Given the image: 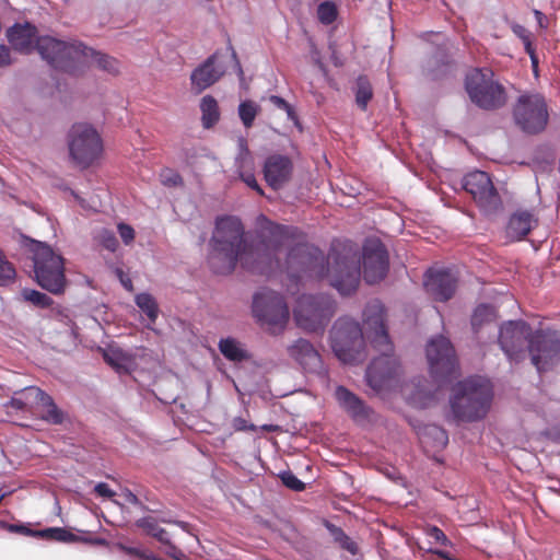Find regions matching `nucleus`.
<instances>
[{"mask_svg": "<svg viewBox=\"0 0 560 560\" xmlns=\"http://www.w3.org/2000/svg\"><path fill=\"white\" fill-rule=\"evenodd\" d=\"M300 231L270 221L265 215L257 218L255 247L247 246L244 226L235 217L219 218L210 240L208 265L217 275H230L240 261L245 269L271 275L285 270L290 279L304 277L328 279L331 287L342 295L354 292L360 282V257L357 246L350 242H332L327 257L316 246L296 243L287 255L284 266L277 257L282 246L298 240Z\"/></svg>", "mask_w": 560, "mask_h": 560, "instance_id": "obj_1", "label": "nucleus"}, {"mask_svg": "<svg viewBox=\"0 0 560 560\" xmlns=\"http://www.w3.org/2000/svg\"><path fill=\"white\" fill-rule=\"evenodd\" d=\"M363 322L368 338L382 352L366 370V381L371 388L381 393L390 388L399 374V363L392 354L393 345L385 325V307L377 301H371L363 311Z\"/></svg>", "mask_w": 560, "mask_h": 560, "instance_id": "obj_2", "label": "nucleus"}, {"mask_svg": "<svg viewBox=\"0 0 560 560\" xmlns=\"http://www.w3.org/2000/svg\"><path fill=\"white\" fill-rule=\"evenodd\" d=\"M37 48L52 68L72 75L82 74L92 63L110 74L119 72V63L114 57L95 51L78 40L63 42L46 36L38 39Z\"/></svg>", "mask_w": 560, "mask_h": 560, "instance_id": "obj_3", "label": "nucleus"}, {"mask_svg": "<svg viewBox=\"0 0 560 560\" xmlns=\"http://www.w3.org/2000/svg\"><path fill=\"white\" fill-rule=\"evenodd\" d=\"M464 89L472 104L485 110H497L508 102L503 84L489 68H471L464 79Z\"/></svg>", "mask_w": 560, "mask_h": 560, "instance_id": "obj_4", "label": "nucleus"}, {"mask_svg": "<svg viewBox=\"0 0 560 560\" xmlns=\"http://www.w3.org/2000/svg\"><path fill=\"white\" fill-rule=\"evenodd\" d=\"M30 252L38 285L52 294L63 293L67 285L63 257L50 245L34 240L30 244Z\"/></svg>", "mask_w": 560, "mask_h": 560, "instance_id": "obj_5", "label": "nucleus"}, {"mask_svg": "<svg viewBox=\"0 0 560 560\" xmlns=\"http://www.w3.org/2000/svg\"><path fill=\"white\" fill-rule=\"evenodd\" d=\"M491 399L492 387L488 380L471 377L457 382V419L474 421L483 418Z\"/></svg>", "mask_w": 560, "mask_h": 560, "instance_id": "obj_6", "label": "nucleus"}, {"mask_svg": "<svg viewBox=\"0 0 560 560\" xmlns=\"http://www.w3.org/2000/svg\"><path fill=\"white\" fill-rule=\"evenodd\" d=\"M330 343L335 355L343 363H354L363 359L362 328L349 317L336 320L330 331Z\"/></svg>", "mask_w": 560, "mask_h": 560, "instance_id": "obj_7", "label": "nucleus"}, {"mask_svg": "<svg viewBox=\"0 0 560 560\" xmlns=\"http://www.w3.org/2000/svg\"><path fill=\"white\" fill-rule=\"evenodd\" d=\"M335 311V301L328 295H302L298 300L293 316L302 329L318 331L327 326Z\"/></svg>", "mask_w": 560, "mask_h": 560, "instance_id": "obj_8", "label": "nucleus"}, {"mask_svg": "<svg viewBox=\"0 0 560 560\" xmlns=\"http://www.w3.org/2000/svg\"><path fill=\"white\" fill-rule=\"evenodd\" d=\"M68 147L72 161L80 167L86 168L101 156L103 140L92 125L77 122L68 132Z\"/></svg>", "mask_w": 560, "mask_h": 560, "instance_id": "obj_9", "label": "nucleus"}, {"mask_svg": "<svg viewBox=\"0 0 560 560\" xmlns=\"http://www.w3.org/2000/svg\"><path fill=\"white\" fill-rule=\"evenodd\" d=\"M253 313L258 322L272 335L282 332L290 315L283 296L271 290H264L255 294Z\"/></svg>", "mask_w": 560, "mask_h": 560, "instance_id": "obj_10", "label": "nucleus"}, {"mask_svg": "<svg viewBox=\"0 0 560 560\" xmlns=\"http://www.w3.org/2000/svg\"><path fill=\"white\" fill-rule=\"evenodd\" d=\"M527 350L538 372L550 370L560 361V331L551 329L533 331Z\"/></svg>", "mask_w": 560, "mask_h": 560, "instance_id": "obj_11", "label": "nucleus"}, {"mask_svg": "<svg viewBox=\"0 0 560 560\" xmlns=\"http://www.w3.org/2000/svg\"><path fill=\"white\" fill-rule=\"evenodd\" d=\"M516 124L528 133H537L547 125L548 112L545 100L539 94H524L514 107Z\"/></svg>", "mask_w": 560, "mask_h": 560, "instance_id": "obj_12", "label": "nucleus"}, {"mask_svg": "<svg viewBox=\"0 0 560 560\" xmlns=\"http://www.w3.org/2000/svg\"><path fill=\"white\" fill-rule=\"evenodd\" d=\"M532 327L524 320H509L499 329V345L511 362H521L526 357Z\"/></svg>", "mask_w": 560, "mask_h": 560, "instance_id": "obj_13", "label": "nucleus"}, {"mask_svg": "<svg viewBox=\"0 0 560 560\" xmlns=\"http://www.w3.org/2000/svg\"><path fill=\"white\" fill-rule=\"evenodd\" d=\"M427 359L432 376L439 381L447 378L455 370V349L443 336L434 337L428 342Z\"/></svg>", "mask_w": 560, "mask_h": 560, "instance_id": "obj_14", "label": "nucleus"}, {"mask_svg": "<svg viewBox=\"0 0 560 560\" xmlns=\"http://www.w3.org/2000/svg\"><path fill=\"white\" fill-rule=\"evenodd\" d=\"M363 278L370 283H377L385 278L389 267L388 253L380 240H368L363 245Z\"/></svg>", "mask_w": 560, "mask_h": 560, "instance_id": "obj_15", "label": "nucleus"}, {"mask_svg": "<svg viewBox=\"0 0 560 560\" xmlns=\"http://www.w3.org/2000/svg\"><path fill=\"white\" fill-rule=\"evenodd\" d=\"M463 189L486 211H494L500 207V197L487 173L476 171L463 179Z\"/></svg>", "mask_w": 560, "mask_h": 560, "instance_id": "obj_16", "label": "nucleus"}, {"mask_svg": "<svg viewBox=\"0 0 560 560\" xmlns=\"http://www.w3.org/2000/svg\"><path fill=\"white\" fill-rule=\"evenodd\" d=\"M23 392L33 398L36 415L42 421L51 425H62L68 420V413L42 388L28 386Z\"/></svg>", "mask_w": 560, "mask_h": 560, "instance_id": "obj_17", "label": "nucleus"}, {"mask_svg": "<svg viewBox=\"0 0 560 560\" xmlns=\"http://www.w3.org/2000/svg\"><path fill=\"white\" fill-rule=\"evenodd\" d=\"M424 288L440 302L450 300L455 291V277L448 268H430L424 276Z\"/></svg>", "mask_w": 560, "mask_h": 560, "instance_id": "obj_18", "label": "nucleus"}, {"mask_svg": "<svg viewBox=\"0 0 560 560\" xmlns=\"http://www.w3.org/2000/svg\"><path fill=\"white\" fill-rule=\"evenodd\" d=\"M289 357L299 364L304 372L322 374L325 372L319 352L306 339L299 338L287 349Z\"/></svg>", "mask_w": 560, "mask_h": 560, "instance_id": "obj_19", "label": "nucleus"}, {"mask_svg": "<svg viewBox=\"0 0 560 560\" xmlns=\"http://www.w3.org/2000/svg\"><path fill=\"white\" fill-rule=\"evenodd\" d=\"M218 56L219 54L214 52L191 72V86L196 93L199 94L213 85L225 73L224 66L217 62Z\"/></svg>", "mask_w": 560, "mask_h": 560, "instance_id": "obj_20", "label": "nucleus"}, {"mask_svg": "<svg viewBox=\"0 0 560 560\" xmlns=\"http://www.w3.org/2000/svg\"><path fill=\"white\" fill-rule=\"evenodd\" d=\"M293 171L292 161L281 154L267 158L264 165V176L272 189H280L291 178Z\"/></svg>", "mask_w": 560, "mask_h": 560, "instance_id": "obj_21", "label": "nucleus"}, {"mask_svg": "<svg viewBox=\"0 0 560 560\" xmlns=\"http://www.w3.org/2000/svg\"><path fill=\"white\" fill-rule=\"evenodd\" d=\"M42 37L37 36V28L28 22L15 23L7 31V38L11 46L23 54H30L34 47L38 51L37 42Z\"/></svg>", "mask_w": 560, "mask_h": 560, "instance_id": "obj_22", "label": "nucleus"}, {"mask_svg": "<svg viewBox=\"0 0 560 560\" xmlns=\"http://www.w3.org/2000/svg\"><path fill=\"white\" fill-rule=\"evenodd\" d=\"M335 398L339 406L354 420L361 421L369 418L370 408L355 394L345 386H337Z\"/></svg>", "mask_w": 560, "mask_h": 560, "instance_id": "obj_23", "label": "nucleus"}, {"mask_svg": "<svg viewBox=\"0 0 560 560\" xmlns=\"http://www.w3.org/2000/svg\"><path fill=\"white\" fill-rule=\"evenodd\" d=\"M537 221L528 211L515 212L509 222L506 233L513 241L522 240L536 225Z\"/></svg>", "mask_w": 560, "mask_h": 560, "instance_id": "obj_24", "label": "nucleus"}, {"mask_svg": "<svg viewBox=\"0 0 560 560\" xmlns=\"http://www.w3.org/2000/svg\"><path fill=\"white\" fill-rule=\"evenodd\" d=\"M36 535L44 539L61 541V542H72V541L83 540V538L78 537L77 535L72 534L71 532H69L68 529L62 528V527H50V528H46L43 530H38V532H36ZM84 541H88V540L84 539ZM89 541L94 545H100V546H104L107 544L106 539H104V538H94Z\"/></svg>", "mask_w": 560, "mask_h": 560, "instance_id": "obj_25", "label": "nucleus"}, {"mask_svg": "<svg viewBox=\"0 0 560 560\" xmlns=\"http://www.w3.org/2000/svg\"><path fill=\"white\" fill-rule=\"evenodd\" d=\"M238 174L242 180L252 189H255L259 195H264V190L258 185L255 175L250 172L253 159L249 151L245 148L237 158Z\"/></svg>", "mask_w": 560, "mask_h": 560, "instance_id": "obj_26", "label": "nucleus"}, {"mask_svg": "<svg viewBox=\"0 0 560 560\" xmlns=\"http://www.w3.org/2000/svg\"><path fill=\"white\" fill-rule=\"evenodd\" d=\"M201 124L206 129L212 128L220 120V108L212 95H206L200 101Z\"/></svg>", "mask_w": 560, "mask_h": 560, "instance_id": "obj_27", "label": "nucleus"}, {"mask_svg": "<svg viewBox=\"0 0 560 560\" xmlns=\"http://www.w3.org/2000/svg\"><path fill=\"white\" fill-rule=\"evenodd\" d=\"M219 350L229 361L242 362L249 358L247 351L233 338L221 339L219 342Z\"/></svg>", "mask_w": 560, "mask_h": 560, "instance_id": "obj_28", "label": "nucleus"}, {"mask_svg": "<svg viewBox=\"0 0 560 560\" xmlns=\"http://www.w3.org/2000/svg\"><path fill=\"white\" fill-rule=\"evenodd\" d=\"M420 441L424 447L431 445L432 447L440 450L445 447L447 444V434L442 428L431 425L425 428Z\"/></svg>", "mask_w": 560, "mask_h": 560, "instance_id": "obj_29", "label": "nucleus"}, {"mask_svg": "<svg viewBox=\"0 0 560 560\" xmlns=\"http://www.w3.org/2000/svg\"><path fill=\"white\" fill-rule=\"evenodd\" d=\"M373 97L371 82L365 75H360L355 83V103L361 110H366L369 102Z\"/></svg>", "mask_w": 560, "mask_h": 560, "instance_id": "obj_30", "label": "nucleus"}, {"mask_svg": "<svg viewBox=\"0 0 560 560\" xmlns=\"http://www.w3.org/2000/svg\"><path fill=\"white\" fill-rule=\"evenodd\" d=\"M136 305L148 316L151 323H155L159 316V305L150 293H139L135 298Z\"/></svg>", "mask_w": 560, "mask_h": 560, "instance_id": "obj_31", "label": "nucleus"}, {"mask_svg": "<svg viewBox=\"0 0 560 560\" xmlns=\"http://www.w3.org/2000/svg\"><path fill=\"white\" fill-rule=\"evenodd\" d=\"M497 319V311L493 306L481 304L476 307L471 316V325L475 331L480 329L485 324Z\"/></svg>", "mask_w": 560, "mask_h": 560, "instance_id": "obj_32", "label": "nucleus"}, {"mask_svg": "<svg viewBox=\"0 0 560 560\" xmlns=\"http://www.w3.org/2000/svg\"><path fill=\"white\" fill-rule=\"evenodd\" d=\"M260 106L254 101L246 100L240 103L238 105V116L245 128H252L255 121V118L260 113Z\"/></svg>", "mask_w": 560, "mask_h": 560, "instance_id": "obj_33", "label": "nucleus"}, {"mask_svg": "<svg viewBox=\"0 0 560 560\" xmlns=\"http://www.w3.org/2000/svg\"><path fill=\"white\" fill-rule=\"evenodd\" d=\"M326 527L331 534L335 542H337L342 549L353 556L358 553V545L343 532L342 528L330 523H327Z\"/></svg>", "mask_w": 560, "mask_h": 560, "instance_id": "obj_34", "label": "nucleus"}, {"mask_svg": "<svg viewBox=\"0 0 560 560\" xmlns=\"http://www.w3.org/2000/svg\"><path fill=\"white\" fill-rule=\"evenodd\" d=\"M338 16L337 5L331 1H324L317 7V18L320 23L329 25L336 21Z\"/></svg>", "mask_w": 560, "mask_h": 560, "instance_id": "obj_35", "label": "nucleus"}, {"mask_svg": "<svg viewBox=\"0 0 560 560\" xmlns=\"http://www.w3.org/2000/svg\"><path fill=\"white\" fill-rule=\"evenodd\" d=\"M23 296L26 301L40 308H48L54 303L50 296L36 290H24Z\"/></svg>", "mask_w": 560, "mask_h": 560, "instance_id": "obj_36", "label": "nucleus"}, {"mask_svg": "<svg viewBox=\"0 0 560 560\" xmlns=\"http://www.w3.org/2000/svg\"><path fill=\"white\" fill-rule=\"evenodd\" d=\"M15 268L7 260L2 250L0 249V285H7L13 282L15 278Z\"/></svg>", "mask_w": 560, "mask_h": 560, "instance_id": "obj_37", "label": "nucleus"}, {"mask_svg": "<svg viewBox=\"0 0 560 560\" xmlns=\"http://www.w3.org/2000/svg\"><path fill=\"white\" fill-rule=\"evenodd\" d=\"M95 240L100 245L109 252H115L118 246V241L113 231L102 229L97 232Z\"/></svg>", "mask_w": 560, "mask_h": 560, "instance_id": "obj_38", "label": "nucleus"}, {"mask_svg": "<svg viewBox=\"0 0 560 560\" xmlns=\"http://www.w3.org/2000/svg\"><path fill=\"white\" fill-rule=\"evenodd\" d=\"M160 180L166 187H177L184 184L180 174L172 168H163L160 173Z\"/></svg>", "mask_w": 560, "mask_h": 560, "instance_id": "obj_39", "label": "nucleus"}, {"mask_svg": "<svg viewBox=\"0 0 560 560\" xmlns=\"http://www.w3.org/2000/svg\"><path fill=\"white\" fill-rule=\"evenodd\" d=\"M280 479L287 488L293 491H303L305 489V483L300 480L292 471L282 472L280 475Z\"/></svg>", "mask_w": 560, "mask_h": 560, "instance_id": "obj_40", "label": "nucleus"}, {"mask_svg": "<svg viewBox=\"0 0 560 560\" xmlns=\"http://www.w3.org/2000/svg\"><path fill=\"white\" fill-rule=\"evenodd\" d=\"M136 525L139 528L143 529V532L147 535L152 536L153 538L158 534L159 529L161 528L159 526L158 521L152 516H145V517L139 518L136 522Z\"/></svg>", "mask_w": 560, "mask_h": 560, "instance_id": "obj_41", "label": "nucleus"}, {"mask_svg": "<svg viewBox=\"0 0 560 560\" xmlns=\"http://www.w3.org/2000/svg\"><path fill=\"white\" fill-rule=\"evenodd\" d=\"M118 233L126 245H129L135 240V230L126 223H119Z\"/></svg>", "mask_w": 560, "mask_h": 560, "instance_id": "obj_42", "label": "nucleus"}, {"mask_svg": "<svg viewBox=\"0 0 560 560\" xmlns=\"http://www.w3.org/2000/svg\"><path fill=\"white\" fill-rule=\"evenodd\" d=\"M120 549L126 552L127 555L131 557H136L140 560H145V557H149L150 552H147L142 549L136 548V547H127L124 545H120Z\"/></svg>", "mask_w": 560, "mask_h": 560, "instance_id": "obj_43", "label": "nucleus"}, {"mask_svg": "<svg viewBox=\"0 0 560 560\" xmlns=\"http://www.w3.org/2000/svg\"><path fill=\"white\" fill-rule=\"evenodd\" d=\"M94 492L98 497L112 499L115 495V492L109 488V486L105 482H100L94 487Z\"/></svg>", "mask_w": 560, "mask_h": 560, "instance_id": "obj_44", "label": "nucleus"}, {"mask_svg": "<svg viewBox=\"0 0 560 560\" xmlns=\"http://www.w3.org/2000/svg\"><path fill=\"white\" fill-rule=\"evenodd\" d=\"M233 428L236 431H254L255 425L248 424L247 421L242 417H236L233 419Z\"/></svg>", "mask_w": 560, "mask_h": 560, "instance_id": "obj_45", "label": "nucleus"}, {"mask_svg": "<svg viewBox=\"0 0 560 560\" xmlns=\"http://www.w3.org/2000/svg\"><path fill=\"white\" fill-rule=\"evenodd\" d=\"M166 555L175 560L186 559V555L172 542L171 546H167Z\"/></svg>", "mask_w": 560, "mask_h": 560, "instance_id": "obj_46", "label": "nucleus"}, {"mask_svg": "<svg viewBox=\"0 0 560 560\" xmlns=\"http://www.w3.org/2000/svg\"><path fill=\"white\" fill-rule=\"evenodd\" d=\"M104 360L107 364L114 368L116 371H119L122 365L118 362L117 354L114 352H104Z\"/></svg>", "mask_w": 560, "mask_h": 560, "instance_id": "obj_47", "label": "nucleus"}, {"mask_svg": "<svg viewBox=\"0 0 560 560\" xmlns=\"http://www.w3.org/2000/svg\"><path fill=\"white\" fill-rule=\"evenodd\" d=\"M429 535L432 539H434L436 542H440L442 545H444L447 540L443 530L438 527H432L429 532Z\"/></svg>", "mask_w": 560, "mask_h": 560, "instance_id": "obj_48", "label": "nucleus"}, {"mask_svg": "<svg viewBox=\"0 0 560 560\" xmlns=\"http://www.w3.org/2000/svg\"><path fill=\"white\" fill-rule=\"evenodd\" d=\"M513 33L524 42L528 37H530V33L522 25L520 24H513L512 25Z\"/></svg>", "mask_w": 560, "mask_h": 560, "instance_id": "obj_49", "label": "nucleus"}, {"mask_svg": "<svg viewBox=\"0 0 560 560\" xmlns=\"http://www.w3.org/2000/svg\"><path fill=\"white\" fill-rule=\"evenodd\" d=\"M10 63V49L4 45H0V67L8 66Z\"/></svg>", "mask_w": 560, "mask_h": 560, "instance_id": "obj_50", "label": "nucleus"}, {"mask_svg": "<svg viewBox=\"0 0 560 560\" xmlns=\"http://www.w3.org/2000/svg\"><path fill=\"white\" fill-rule=\"evenodd\" d=\"M118 276H119V280H120L122 287L127 291L133 292L135 288H133L132 280L128 276H126L121 270H118Z\"/></svg>", "mask_w": 560, "mask_h": 560, "instance_id": "obj_51", "label": "nucleus"}, {"mask_svg": "<svg viewBox=\"0 0 560 560\" xmlns=\"http://www.w3.org/2000/svg\"><path fill=\"white\" fill-rule=\"evenodd\" d=\"M269 102L271 104H273L279 109L283 110L284 108H289V103L284 98H282L281 96L271 95L269 97Z\"/></svg>", "mask_w": 560, "mask_h": 560, "instance_id": "obj_52", "label": "nucleus"}, {"mask_svg": "<svg viewBox=\"0 0 560 560\" xmlns=\"http://www.w3.org/2000/svg\"><path fill=\"white\" fill-rule=\"evenodd\" d=\"M122 495L128 503H130L132 505H141L142 506V503L139 500V498L129 489L124 490Z\"/></svg>", "mask_w": 560, "mask_h": 560, "instance_id": "obj_53", "label": "nucleus"}, {"mask_svg": "<svg viewBox=\"0 0 560 560\" xmlns=\"http://www.w3.org/2000/svg\"><path fill=\"white\" fill-rule=\"evenodd\" d=\"M161 544L165 546H171V540L168 538V533L164 528H160L158 534L154 536Z\"/></svg>", "mask_w": 560, "mask_h": 560, "instance_id": "obj_54", "label": "nucleus"}, {"mask_svg": "<svg viewBox=\"0 0 560 560\" xmlns=\"http://www.w3.org/2000/svg\"><path fill=\"white\" fill-rule=\"evenodd\" d=\"M7 406L16 409V410H24L26 407V404L23 399L12 397L11 400L7 404Z\"/></svg>", "mask_w": 560, "mask_h": 560, "instance_id": "obj_55", "label": "nucleus"}, {"mask_svg": "<svg viewBox=\"0 0 560 560\" xmlns=\"http://www.w3.org/2000/svg\"><path fill=\"white\" fill-rule=\"evenodd\" d=\"M287 113L288 119L293 121L295 126H300L299 117L292 105L289 104V108L283 109Z\"/></svg>", "mask_w": 560, "mask_h": 560, "instance_id": "obj_56", "label": "nucleus"}, {"mask_svg": "<svg viewBox=\"0 0 560 560\" xmlns=\"http://www.w3.org/2000/svg\"><path fill=\"white\" fill-rule=\"evenodd\" d=\"M523 44H524L525 51H526L528 55H532V54H534V52H535V49H534V47H533V42H532V38H530V37H528L527 39H525V40L523 42Z\"/></svg>", "mask_w": 560, "mask_h": 560, "instance_id": "obj_57", "label": "nucleus"}, {"mask_svg": "<svg viewBox=\"0 0 560 560\" xmlns=\"http://www.w3.org/2000/svg\"><path fill=\"white\" fill-rule=\"evenodd\" d=\"M15 528H16L19 532H21V533H23V534H25V535H30V536H37V535H36V532H37V530H32V529H30V528H27V527H25V526H15Z\"/></svg>", "mask_w": 560, "mask_h": 560, "instance_id": "obj_58", "label": "nucleus"}, {"mask_svg": "<svg viewBox=\"0 0 560 560\" xmlns=\"http://www.w3.org/2000/svg\"><path fill=\"white\" fill-rule=\"evenodd\" d=\"M529 57H530V60H532V65H533L534 71L536 72L537 68H538V57H537L536 52L529 55Z\"/></svg>", "mask_w": 560, "mask_h": 560, "instance_id": "obj_59", "label": "nucleus"}, {"mask_svg": "<svg viewBox=\"0 0 560 560\" xmlns=\"http://www.w3.org/2000/svg\"><path fill=\"white\" fill-rule=\"evenodd\" d=\"M232 57L235 59V62H236V66H237V69H238V74L240 75H243V69L240 65V61L237 60V56H236V52L234 49H232Z\"/></svg>", "mask_w": 560, "mask_h": 560, "instance_id": "obj_60", "label": "nucleus"}, {"mask_svg": "<svg viewBox=\"0 0 560 560\" xmlns=\"http://www.w3.org/2000/svg\"><path fill=\"white\" fill-rule=\"evenodd\" d=\"M163 522H164V523H174V524H176V525L180 526L183 529H186V528H187V526H188V524H187V523H185V522H180V521L172 522V521H165V520H163Z\"/></svg>", "mask_w": 560, "mask_h": 560, "instance_id": "obj_61", "label": "nucleus"}, {"mask_svg": "<svg viewBox=\"0 0 560 560\" xmlns=\"http://www.w3.org/2000/svg\"><path fill=\"white\" fill-rule=\"evenodd\" d=\"M450 408L453 412H455V394L451 395L448 398Z\"/></svg>", "mask_w": 560, "mask_h": 560, "instance_id": "obj_62", "label": "nucleus"}, {"mask_svg": "<svg viewBox=\"0 0 560 560\" xmlns=\"http://www.w3.org/2000/svg\"><path fill=\"white\" fill-rule=\"evenodd\" d=\"M535 15L537 18V21H538L539 25L542 26L544 14L540 11L535 10Z\"/></svg>", "mask_w": 560, "mask_h": 560, "instance_id": "obj_63", "label": "nucleus"}, {"mask_svg": "<svg viewBox=\"0 0 560 560\" xmlns=\"http://www.w3.org/2000/svg\"><path fill=\"white\" fill-rule=\"evenodd\" d=\"M145 560H164V559L150 552L149 557H145Z\"/></svg>", "mask_w": 560, "mask_h": 560, "instance_id": "obj_64", "label": "nucleus"}]
</instances>
